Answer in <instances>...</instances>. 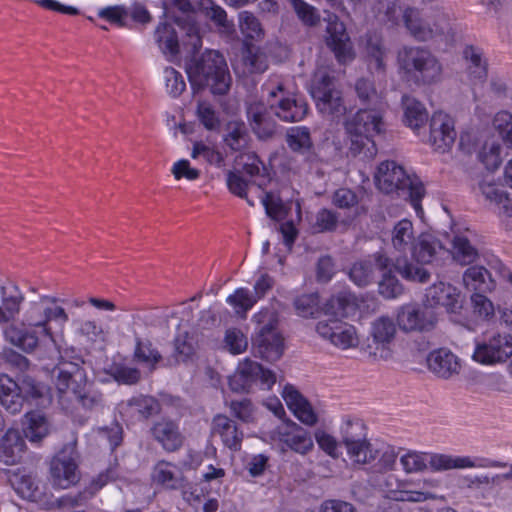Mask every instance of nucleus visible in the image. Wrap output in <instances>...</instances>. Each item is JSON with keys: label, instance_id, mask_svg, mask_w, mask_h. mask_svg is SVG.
<instances>
[{"label": "nucleus", "instance_id": "nucleus-10", "mask_svg": "<svg viewBox=\"0 0 512 512\" xmlns=\"http://www.w3.org/2000/svg\"><path fill=\"white\" fill-rule=\"evenodd\" d=\"M397 322L404 332L428 333L436 328L438 316L426 304L407 305L399 311Z\"/></svg>", "mask_w": 512, "mask_h": 512}, {"label": "nucleus", "instance_id": "nucleus-16", "mask_svg": "<svg viewBox=\"0 0 512 512\" xmlns=\"http://www.w3.org/2000/svg\"><path fill=\"white\" fill-rule=\"evenodd\" d=\"M512 356V336L496 334L487 341L477 344L473 359L482 364L504 362Z\"/></svg>", "mask_w": 512, "mask_h": 512}, {"label": "nucleus", "instance_id": "nucleus-8", "mask_svg": "<svg viewBox=\"0 0 512 512\" xmlns=\"http://www.w3.org/2000/svg\"><path fill=\"white\" fill-rule=\"evenodd\" d=\"M258 382L263 389L270 390L276 382V375L250 358L240 361L234 373L228 377L229 388L234 393L248 394Z\"/></svg>", "mask_w": 512, "mask_h": 512}, {"label": "nucleus", "instance_id": "nucleus-63", "mask_svg": "<svg viewBox=\"0 0 512 512\" xmlns=\"http://www.w3.org/2000/svg\"><path fill=\"white\" fill-rule=\"evenodd\" d=\"M21 393L24 395V401L41 399L38 404H44L46 387L31 379H26L20 386Z\"/></svg>", "mask_w": 512, "mask_h": 512}, {"label": "nucleus", "instance_id": "nucleus-51", "mask_svg": "<svg viewBox=\"0 0 512 512\" xmlns=\"http://www.w3.org/2000/svg\"><path fill=\"white\" fill-rule=\"evenodd\" d=\"M290 4L304 25L314 27L319 24L320 15L316 8L303 0H290Z\"/></svg>", "mask_w": 512, "mask_h": 512}, {"label": "nucleus", "instance_id": "nucleus-3", "mask_svg": "<svg viewBox=\"0 0 512 512\" xmlns=\"http://www.w3.org/2000/svg\"><path fill=\"white\" fill-rule=\"evenodd\" d=\"M187 74L193 89L207 88L213 96L227 95L232 85L226 59L218 50L195 53L187 64Z\"/></svg>", "mask_w": 512, "mask_h": 512}, {"label": "nucleus", "instance_id": "nucleus-15", "mask_svg": "<svg viewBox=\"0 0 512 512\" xmlns=\"http://www.w3.org/2000/svg\"><path fill=\"white\" fill-rule=\"evenodd\" d=\"M316 331L322 338L343 350L354 348L359 343L355 327L339 319L319 321Z\"/></svg>", "mask_w": 512, "mask_h": 512}, {"label": "nucleus", "instance_id": "nucleus-18", "mask_svg": "<svg viewBox=\"0 0 512 512\" xmlns=\"http://www.w3.org/2000/svg\"><path fill=\"white\" fill-rule=\"evenodd\" d=\"M426 305L433 309L434 306H443L448 313L457 314L463 307L461 292L450 284L438 282L430 286L425 294Z\"/></svg>", "mask_w": 512, "mask_h": 512}, {"label": "nucleus", "instance_id": "nucleus-55", "mask_svg": "<svg viewBox=\"0 0 512 512\" xmlns=\"http://www.w3.org/2000/svg\"><path fill=\"white\" fill-rule=\"evenodd\" d=\"M130 407H133L142 419H147L152 415L158 414L160 411V404L155 398L150 396L133 398L130 401Z\"/></svg>", "mask_w": 512, "mask_h": 512}, {"label": "nucleus", "instance_id": "nucleus-28", "mask_svg": "<svg viewBox=\"0 0 512 512\" xmlns=\"http://www.w3.org/2000/svg\"><path fill=\"white\" fill-rule=\"evenodd\" d=\"M251 139L243 121L232 120L226 123L223 142L233 152H242L249 147Z\"/></svg>", "mask_w": 512, "mask_h": 512}, {"label": "nucleus", "instance_id": "nucleus-38", "mask_svg": "<svg viewBox=\"0 0 512 512\" xmlns=\"http://www.w3.org/2000/svg\"><path fill=\"white\" fill-rule=\"evenodd\" d=\"M406 14L407 8H403L399 0L379 3V20L389 28L397 27L401 22L405 24Z\"/></svg>", "mask_w": 512, "mask_h": 512}, {"label": "nucleus", "instance_id": "nucleus-27", "mask_svg": "<svg viewBox=\"0 0 512 512\" xmlns=\"http://www.w3.org/2000/svg\"><path fill=\"white\" fill-rule=\"evenodd\" d=\"M135 348L133 361L148 368L149 373L155 370L156 365L162 360L160 352L152 347L149 339L143 338L137 329H134Z\"/></svg>", "mask_w": 512, "mask_h": 512}, {"label": "nucleus", "instance_id": "nucleus-5", "mask_svg": "<svg viewBox=\"0 0 512 512\" xmlns=\"http://www.w3.org/2000/svg\"><path fill=\"white\" fill-rule=\"evenodd\" d=\"M377 187L384 193L402 192L409 198L412 206L417 212L422 211L421 200L425 194V189L416 177L407 175L400 165L395 161H383L377 168L375 174Z\"/></svg>", "mask_w": 512, "mask_h": 512}, {"label": "nucleus", "instance_id": "nucleus-41", "mask_svg": "<svg viewBox=\"0 0 512 512\" xmlns=\"http://www.w3.org/2000/svg\"><path fill=\"white\" fill-rule=\"evenodd\" d=\"M241 159H245L243 162V171L250 177L258 176L260 180L257 185L263 188L271 181V176L268 169L264 166L256 153H248L242 155Z\"/></svg>", "mask_w": 512, "mask_h": 512}, {"label": "nucleus", "instance_id": "nucleus-61", "mask_svg": "<svg viewBox=\"0 0 512 512\" xmlns=\"http://www.w3.org/2000/svg\"><path fill=\"white\" fill-rule=\"evenodd\" d=\"M391 342H380L373 341V339H368V343L365 346L364 350L369 355V357L373 358L376 361H388L392 358V349L390 348Z\"/></svg>", "mask_w": 512, "mask_h": 512}, {"label": "nucleus", "instance_id": "nucleus-36", "mask_svg": "<svg viewBox=\"0 0 512 512\" xmlns=\"http://www.w3.org/2000/svg\"><path fill=\"white\" fill-rule=\"evenodd\" d=\"M155 39L165 54L177 55L180 51V39L173 24L160 23L155 30Z\"/></svg>", "mask_w": 512, "mask_h": 512}, {"label": "nucleus", "instance_id": "nucleus-46", "mask_svg": "<svg viewBox=\"0 0 512 512\" xmlns=\"http://www.w3.org/2000/svg\"><path fill=\"white\" fill-rule=\"evenodd\" d=\"M396 333V326L389 317L382 316L372 324L371 337L373 341L392 342Z\"/></svg>", "mask_w": 512, "mask_h": 512}, {"label": "nucleus", "instance_id": "nucleus-22", "mask_svg": "<svg viewBox=\"0 0 512 512\" xmlns=\"http://www.w3.org/2000/svg\"><path fill=\"white\" fill-rule=\"evenodd\" d=\"M174 23L180 30L181 41L184 46H189L193 54L202 47L201 27L195 13L177 16Z\"/></svg>", "mask_w": 512, "mask_h": 512}, {"label": "nucleus", "instance_id": "nucleus-12", "mask_svg": "<svg viewBox=\"0 0 512 512\" xmlns=\"http://www.w3.org/2000/svg\"><path fill=\"white\" fill-rule=\"evenodd\" d=\"M252 348L255 356L273 363L278 361L284 353V339L269 322L261 326L252 339Z\"/></svg>", "mask_w": 512, "mask_h": 512}, {"label": "nucleus", "instance_id": "nucleus-29", "mask_svg": "<svg viewBox=\"0 0 512 512\" xmlns=\"http://www.w3.org/2000/svg\"><path fill=\"white\" fill-rule=\"evenodd\" d=\"M22 424L25 437L32 443L40 442L51 428L47 417L40 411L27 412Z\"/></svg>", "mask_w": 512, "mask_h": 512}, {"label": "nucleus", "instance_id": "nucleus-45", "mask_svg": "<svg viewBox=\"0 0 512 512\" xmlns=\"http://www.w3.org/2000/svg\"><path fill=\"white\" fill-rule=\"evenodd\" d=\"M297 314L303 318H315L320 312L319 296L317 293L303 294L294 300Z\"/></svg>", "mask_w": 512, "mask_h": 512}, {"label": "nucleus", "instance_id": "nucleus-23", "mask_svg": "<svg viewBox=\"0 0 512 512\" xmlns=\"http://www.w3.org/2000/svg\"><path fill=\"white\" fill-rule=\"evenodd\" d=\"M25 441L20 432L9 429L0 440V461L5 465H15L22 459Z\"/></svg>", "mask_w": 512, "mask_h": 512}, {"label": "nucleus", "instance_id": "nucleus-7", "mask_svg": "<svg viewBox=\"0 0 512 512\" xmlns=\"http://www.w3.org/2000/svg\"><path fill=\"white\" fill-rule=\"evenodd\" d=\"M310 93L322 114L334 117L345 114L346 106L336 88V79L326 69H318L314 73Z\"/></svg>", "mask_w": 512, "mask_h": 512}, {"label": "nucleus", "instance_id": "nucleus-42", "mask_svg": "<svg viewBox=\"0 0 512 512\" xmlns=\"http://www.w3.org/2000/svg\"><path fill=\"white\" fill-rule=\"evenodd\" d=\"M413 224L408 219L399 221L393 230L392 244L398 251H405L415 242Z\"/></svg>", "mask_w": 512, "mask_h": 512}, {"label": "nucleus", "instance_id": "nucleus-39", "mask_svg": "<svg viewBox=\"0 0 512 512\" xmlns=\"http://www.w3.org/2000/svg\"><path fill=\"white\" fill-rule=\"evenodd\" d=\"M285 138L288 147L294 152L305 153L313 146L310 130L307 127H291L287 130Z\"/></svg>", "mask_w": 512, "mask_h": 512}, {"label": "nucleus", "instance_id": "nucleus-49", "mask_svg": "<svg viewBox=\"0 0 512 512\" xmlns=\"http://www.w3.org/2000/svg\"><path fill=\"white\" fill-rule=\"evenodd\" d=\"M97 16L119 28L126 26L128 10L124 5L106 6L98 9Z\"/></svg>", "mask_w": 512, "mask_h": 512}, {"label": "nucleus", "instance_id": "nucleus-25", "mask_svg": "<svg viewBox=\"0 0 512 512\" xmlns=\"http://www.w3.org/2000/svg\"><path fill=\"white\" fill-rule=\"evenodd\" d=\"M213 433L220 435L224 445L231 450H239L243 433L238 430L236 423L224 415H217L212 422Z\"/></svg>", "mask_w": 512, "mask_h": 512}, {"label": "nucleus", "instance_id": "nucleus-35", "mask_svg": "<svg viewBox=\"0 0 512 512\" xmlns=\"http://www.w3.org/2000/svg\"><path fill=\"white\" fill-rule=\"evenodd\" d=\"M355 309V299L351 295L344 293L332 296L323 307L324 314L329 317L328 319L339 320L347 317Z\"/></svg>", "mask_w": 512, "mask_h": 512}, {"label": "nucleus", "instance_id": "nucleus-14", "mask_svg": "<svg viewBox=\"0 0 512 512\" xmlns=\"http://www.w3.org/2000/svg\"><path fill=\"white\" fill-rule=\"evenodd\" d=\"M325 30L326 44L333 51L338 62L341 64L351 62L355 58V52L345 24L336 15H332L328 19Z\"/></svg>", "mask_w": 512, "mask_h": 512}, {"label": "nucleus", "instance_id": "nucleus-6", "mask_svg": "<svg viewBox=\"0 0 512 512\" xmlns=\"http://www.w3.org/2000/svg\"><path fill=\"white\" fill-rule=\"evenodd\" d=\"M399 68L418 84L431 85L440 81L442 65L427 48L404 46L397 53Z\"/></svg>", "mask_w": 512, "mask_h": 512}, {"label": "nucleus", "instance_id": "nucleus-62", "mask_svg": "<svg viewBox=\"0 0 512 512\" xmlns=\"http://www.w3.org/2000/svg\"><path fill=\"white\" fill-rule=\"evenodd\" d=\"M473 311L476 315L483 319H488L494 315V306L492 302L485 296V293H474L471 296Z\"/></svg>", "mask_w": 512, "mask_h": 512}, {"label": "nucleus", "instance_id": "nucleus-13", "mask_svg": "<svg viewBox=\"0 0 512 512\" xmlns=\"http://www.w3.org/2000/svg\"><path fill=\"white\" fill-rule=\"evenodd\" d=\"M53 376L56 378L55 385L62 398L65 394H73L79 397L81 388L85 383V372L80 365V359L75 361H61L54 369Z\"/></svg>", "mask_w": 512, "mask_h": 512}, {"label": "nucleus", "instance_id": "nucleus-57", "mask_svg": "<svg viewBox=\"0 0 512 512\" xmlns=\"http://www.w3.org/2000/svg\"><path fill=\"white\" fill-rule=\"evenodd\" d=\"M226 301L236 309L238 314H245L254 305L256 298L248 290L239 288L234 294L229 295Z\"/></svg>", "mask_w": 512, "mask_h": 512}, {"label": "nucleus", "instance_id": "nucleus-34", "mask_svg": "<svg viewBox=\"0 0 512 512\" xmlns=\"http://www.w3.org/2000/svg\"><path fill=\"white\" fill-rule=\"evenodd\" d=\"M108 476L100 474L94 479L88 489V492L79 493L77 495H65L56 499L51 506L57 508H73L84 505L88 498L92 497L98 490L106 485Z\"/></svg>", "mask_w": 512, "mask_h": 512}, {"label": "nucleus", "instance_id": "nucleus-19", "mask_svg": "<svg viewBox=\"0 0 512 512\" xmlns=\"http://www.w3.org/2000/svg\"><path fill=\"white\" fill-rule=\"evenodd\" d=\"M428 370L439 379L448 380L461 371L459 358L445 348L430 352L426 358Z\"/></svg>", "mask_w": 512, "mask_h": 512}, {"label": "nucleus", "instance_id": "nucleus-54", "mask_svg": "<svg viewBox=\"0 0 512 512\" xmlns=\"http://www.w3.org/2000/svg\"><path fill=\"white\" fill-rule=\"evenodd\" d=\"M339 222V214L329 209H321L317 212L313 228L318 233L333 232Z\"/></svg>", "mask_w": 512, "mask_h": 512}, {"label": "nucleus", "instance_id": "nucleus-37", "mask_svg": "<svg viewBox=\"0 0 512 512\" xmlns=\"http://www.w3.org/2000/svg\"><path fill=\"white\" fill-rule=\"evenodd\" d=\"M463 55L468 62L467 70L470 79L484 82L488 75V64L482 52L473 46H468L464 49Z\"/></svg>", "mask_w": 512, "mask_h": 512}, {"label": "nucleus", "instance_id": "nucleus-20", "mask_svg": "<svg viewBox=\"0 0 512 512\" xmlns=\"http://www.w3.org/2000/svg\"><path fill=\"white\" fill-rule=\"evenodd\" d=\"M376 264L382 273L394 270L403 279L410 282L426 283L430 279V272L427 269L418 264H413L406 257H399L392 262L389 258L379 255L376 259Z\"/></svg>", "mask_w": 512, "mask_h": 512}, {"label": "nucleus", "instance_id": "nucleus-40", "mask_svg": "<svg viewBox=\"0 0 512 512\" xmlns=\"http://www.w3.org/2000/svg\"><path fill=\"white\" fill-rule=\"evenodd\" d=\"M154 480L170 489H177L181 486V473L171 463L159 462L153 472Z\"/></svg>", "mask_w": 512, "mask_h": 512}, {"label": "nucleus", "instance_id": "nucleus-21", "mask_svg": "<svg viewBox=\"0 0 512 512\" xmlns=\"http://www.w3.org/2000/svg\"><path fill=\"white\" fill-rule=\"evenodd\" d=\"M405 27L413 38L421 42L432 40L444 34L440 25L437 23L431 24L426 19L420 18L418 12L411 7H407Z\"/></svg>", "mask_w": 512, "mask_h": 512}, {"label": "nucleus", "instance_id": "nucleus-2", "mask_svg": "<svg viewBox=\"0 0 512 512\" xmlns=\"http://www.w3.org/2000/svg\"><path fill=\"white\" fill-rule=\"evenodd\" d=\"M308 113L307 103L293 96H283L269 106L254 104L247 110V120L252 133L262 142L272 141L279 135L280 126L275 117L284 122H299Z\"/></svg>", "mask_w": 512, "mask_h": 512}, {"label": "nucleus", "instance_id": "nucleus-11", "mask_svg": "<svg viewBox=\"0 0 512 512\" xmlns=\"http://www.w3.org/2000/svg\"><path fill=\"white\" fill-rule=\"evenodd\" d=\"M341 444L347 450L348 455L356 464H368L377 457V451L372 449V445L366 439L363 427L360 424L352 425L350 422L343 432Z\"/></svg>", "mask_w": 512, "mask_h": 512}, {"label": "nucleus", "instance_id": "nucleus-59", "mask_svg": "<svg viewBox=\"0 0 512 512\" xmlns=\"http://www.w3.org/2000/svg\"><path fill=\"white\" fill-rule=\"evenodd\" d=\"M225 346L232 354H240L248 347L247 337L237 328L228 329L225 333Z\"/></svg>", "mask_w": 512, "mask_h": 512}, {"label": "nucleus", "instance_id": "nucleus-1", "mask_svg": "<svg viewBox=\"0 0 512 512\" xmlns=\"http://www.w3.org/2000/svg\"><path fill=\"white\" fill-rule=\"evenodd\" d=\"M51 321L63 325L68 321V315L54 298L43 296L38 301L30 302L26 308L22 320L24 328L11 325L5 329L4 335L11 344L30 353L46 339L55 344L49 326Z\"/></svg>", "mask_w": 512, "mask_h": 512}, {"label": "nucleus", "instance_id": "nucleus-9", "mask_svg": "<svg viewBox=\"0 0 512 512\" xmlns=\"http://www.w3.org/2000/svg\"><path fill=\"white\" fill-rule=\"evenodd\" d=\"M80 479L78 453L73 446H65L51 460L50 480L53 487L68 489Z\"/></svg>", "mask_w": 512, "mask_h": 512}, {"label": "nucleus", "instance_id": "nucleus-58", "mask_svg": "<svg viewBox=\"0 0 512 512\" xmlns=\"http://www.w3.org/2000/svg\"><path fill=\"white\" fill-rule=\"evenodd\" d=\"M355 92L363 105H376L379 96L374 84L366 78H360L355 83Z\"/></svg>", "mask_w": 512, "mask_h": 512}, {"label": "nucleus", "instance_id": "nucleus-30", "mask_svg": "<svg viewBox=\"0 0 512 512\" xmlns=\"http://www.w3.org/2000/svg\"><path fill=\"white\" fill-rule=\"evenodd\" d=\"M153 437L161 443L167 451H175L180 448L183 438L177 425L169 420H161L151 428Z\"/></svg>", "mask_w": 512, "mask_h": 512}, {"label": "nucleus", "instance_id": "nucleus-43", "mask_svg": "<svg viewBox=\"0 0 512 512\" xmlns=\"http://www.w3.org/2000/svg\"><path fill=\"white\" fill-rule=\"evenodd\" d=\"M403 106L405 122L409 127L418 129L427 120V112L419 101L404 97Z\"/></svg>", "mask_w": 512, "mask_h": 512}, {"label": "nucleus", "instance_id": "nucleus-26", "mask_svg": "<svg viewBox=\"0 0 512 512\" xmlns=\"http://www.w3.org/2000/svg\"><path fill=\"white\" fill-rule=\"evenodd\" d=\"M2 306H0V323L13 320L19 313L23 295L13 283H7L1 287Z\"/></svg>", "mask_w": 512, "mask_h": 512}, {"label": "nucleus", "instance_id": "nucleus-52", "mask_svg": "<svg viewBox=\"0 0 512 512\" xmlns=\"http://www.w3.org/2000/svg\"><path fill=\"white\" fill-rule=\"evenodd\" d=\"M160 79L165 83L167 92L173 97L179 96L185 90L186 84L182 75L172 67H166Z\"/></svg>", "mask_w": 512, "mask_h": 512}, {"label": "nucleus", "instance_id": "nucleus-64", "mask_svg": "<svg viewBox=\"0 0 512 512\" xmlns=\"http://www.w3.org/2000/svg\"><path fill=\"white\" fill-rule=\"evenodd\" d=\"M479 186L487 200L497 204H504L506 207V203L509 202L508 195L496 184L483 181Z\"/></svg>", "mask_w": 512, "mask_h": 512}, {"label": "nucleus", "instance_id": "nucleus-33", "mask_svg": "<svg viewBox=\"0 0 512 512\" xmlns=\"http://www.w3.org/2000/svg\"><path fill=\"white\" fill-rule=\"evenodd\" d=\"M463 283L474 293H487L495 287L489 271L483 266L469 267L463 274Z\"/></svg>", "mask_w": 512, "mask_h": 512}, {"label": "nucleus", "instance_id": "nucleus-4", "mask_svg": "<svg viewBox=\"0 0 512 512\" xmlns=\"http://www.w3.org/2000/svg\"><path fill=\"white\" fill-rule=\"evenodd\" d=\"M345 128L350 136L349 149L352 155L363 154L364 157L371 158L376 154L373 137L384 131V122L378 110L360 109L345 123Z\"/></svg>", "mask_w": 512, "mask_h": 512}, {"label": "nucleus", "instance_id": "nucleus-56", "mask_svg": "<svg viewBox=\"0 0 512 512\" xmlns=\"http://www.w3.org/2000/svg\"><path fill=\"white\" fill-rule=\"evenodd\" d=\"M239 27L242 33L251 39L259 38L263 34L259 20L248 11H242L239 14Z\"/></svg>", "mask_w": 512, "mask_h": 512}, {"label": "nucleus", "instance_id": "nucleus-50", "mask_svg": "<svg viewBox=\"0 0 512 512\" xmlns=\"http://www.w3.org/2000/svg\"><path fill=\"white\" fill-rule=\"evenodd\" d=\"M379 293L387 298L393 299L403 293V286L393 274V270L384 271L378 285Z\"/></svg>", "mask_w": 512, "mask_h": 512}, {"label": "nucleus", "instance_id": "nucleus-53", "mask_svg": "<svg viewBox=\"0 0 512 512\" xmlns=\"http://www.w3.org/2000/svg\"><path fill=\"white\" fill-rule=\"evenodd\" d=\"M493 127L507 146H512V114L498 112L493 119Z\"/></svg>", "mask_w": 512, "mask_h": 512}, {"label": "nucleus", "instance_id": "nucleus-17", "mask_svg": "<svg viewBox=\"0 0 512 512\" xmlns=\"http://www.w3.org/2000/svg\"><path fill=\"white\" fill-rule=\"evenodd\" d=\"M456 131L453 119L441 111L435 112L430 120L429 142L434 150L439 153L448 152L455 140Z\"/></svg>", "mask_w": 512, "mask_h": 512}, {"label": "nucleus", "instance_id": "nucleus-60", "mask_svg": "<svg viewBox=\"0 0 512 512\" xmlns=\"http://www.w3.org/2000/svg\"><path fill=\"white\" fill-rule=\"evenodd\" d=\"M197 115L200 122L208 130H216L220 126V120L212 105L206 101L198 102Z\"/></svg>", "mask_w": 512, "mask_h": 512}, {"label": "nucleus", "instance_id": "nucleus-48", "mask_svg": "<svg viewBox=\"0 0 512 512\" xmlns=\"http://www.w3.org/2000/svg\"><path fill=\"white\" fill-rule=\"evenodd\" d=\"M478 159L487 169H496L501 163L500 144L495 139L486 141L478 151Z\"/></svg>", "mask_w": 512, "mask_h": 512}, {"label": "nucleus", "instance_id": "nucleus-24", "mask_svg": "<svg viewBox=\"0 0 512 512\" xmlns=\"http://www.w3.org/2000/svg\"><path fill=\"white\" fill-rule=\"evenodd\" d=\"M0 403L11 414L19 413L24 403L20 386L6 374L0 375Z\"/></svg>", "mask_w": 512, "mask_h": 512}, {"label": "nucleus", "instance_id": "nucleus-32", "mask_svg": "<svg viewBox=\"0 0 512 512\" xmlns=\"http://www.w3.org/2000/svg\"><path fill=\"white\" fill-rule=\"evenodd\" d=\"M206 18L214 23L217 31L226 38H233L236 33L234 24L228 20L226 11L212 0H204L201 3Z\"/></svg>", "mask_w": 512, "mask_h": 512}, {"label": "nucleus", "instance_id": "nucleus-31", "mask_svg": "<svg viewBox=\"0 0 512 512\" xmlns=\"http://www.w3.org/2000/svg\"><path fill=\"white\" fill-rule=\"evenodd\" d=\"M411 249L412 256L418 263L429 264L443 249V246L433 235L423 233L417 237Z\"/></svg>", "mask_w": 512, "mask_h": 512}, {"label": "nucleus", "instance_id": "nucleus-44", "mask_svg": "<svg viewBox=\"0 0 512 512\" xmlns=\"http://www.w3.org/2000/svg\"><path fill=\"white\" fill-rule=\"evenodd\" d=\"M453 257L462 265H469L478 258V251L466 237L456 236L453 239Z\"/></svg>", "mask_w": 512, "mask_h": 512}, {"label": "nucleus", "instance_id": "nucleus-47", "mask_svg": "<svg viewBox=\"0 0 512 512\" xmlns=\"http://www.w3.org/2000/svg\"><path fill=\"white\" fill-rule=\"evenodd\" d=\"M429 464L434 470H449L452 468L474 467V463L468 457L452 458L443 454L432 455Z\"/></svg>", "mask_w": 512, "mask_h": 512}]
</instances>
